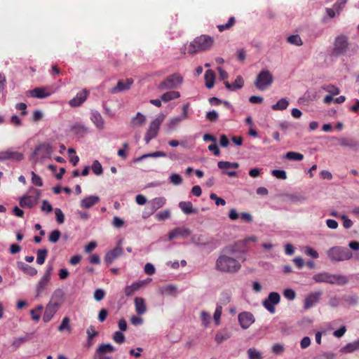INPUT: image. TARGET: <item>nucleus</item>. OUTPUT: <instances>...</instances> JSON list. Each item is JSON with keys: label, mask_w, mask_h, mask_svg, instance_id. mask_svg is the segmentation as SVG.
<instances>
[{"label": "nucleus", "mask_w": 359, "mask_h": 359, "mask_svg": "<svg viewBox=\"0 0 359 359\" xmlns=\"http://www.w3.org/2000/svg\"><path fill=\"white\" fill-rule=\"evenodd\" d=\"M169 182L175 186L180 185L182 183V178L177 173H172L169 177Z\"/></svg>", "instance_id": "obj_48"}, {"label": "nucleus", "mask_w": 359, "mask_h": 359, "mask_svg": "<svg viewBox=\"0 0 359 359\" xmlns=\"http://www.w3.org/2000/svg\"><path fill=\"white\" fill-rule=\"evenodd\" d=\"M348 281V278L344 275L330 273V284L344 285H346Z\"/></svg>", "instance_id": "obj_25"}, {"label": "nucleus", "mask_w": 359, "mask_h": 359, "mask_svg": "<svg viewBox=\"0 0 359 359\" xmlns=\"http://www.w3.org/2000/svg\"><path fill=\"white\" fill-rule=\"evenodd\" d=\"M146 121V116L140 112L132 118L131 124L133 126H141Z\"/></svg>", "instance_id": "obj_37"}, {"label": "nucleus", "mask_w": 359, "mask_h": 359, "mask_svg": "<svg viewBox=\"0 0 359 359\" xmlns=\"http://www.w3.org/2000/svg\"><path fill=\"white\" fill-rule=\"evenodd\" d=\"M358 351H359V339L348 343L344 346L341 347L339 352L344 354H348Z\"/></svg>", "instance_id": "obj_23"}, {"label": "nucleus", "mask_w": 359, "mask_h": 359, "mask_svg": "<svg viewBox=\"0 0 359 359\" xmlns=\"http://www.w3.org/2000/svg\"><path fill=\"white\" fill-rule=\"evenodd\" d=\"M17 266L18 268L21 270L23 273L25 274H27L30 276H34L37 274L38 271L37 270L32 267V266H29L22 262H17Z\"/></svg>", "instance_id": "obj_26"}, {"label": "nucleus", "mask_w": 359, "mask_h": 359, "mask_svg": "<svg viewBox=\"0 0 359 359\" xmlns=\"http://www.w3.org/2000/svg\"><path fill=\"white\" fill-rule=\"evenodd\" d=\"M273 82V76L272 74L267 69L262 70L255 81V86L260 90H264Z\"/></svg>", "instance_id": "obj_5"}, {"label": "nucleus", "mask_w": 359, "mask_h": 359, "mask_svg": "<svg viewBox=\"0 0 359 359\" xmlns=\"http://www.w3.org/2000/svg\"><path fill=\"white\" fill-rule=\"evenodd\" d=\"M339 142L340 145L342 147L359 149V142L355 140L347 137H341L339 139Z\"/></svg>", "instance_id": "obj_30"}, {"label": "nucleus", "mask_w": 359, "mask_h": 359, "mask_svg": "<svg viewBox=\"0 0 359 359\" xmlns=\"http://www.w3.org/2000/svg\"><path fill=\"white\" fill-rule=\"evenodd\" d=\"M343 221V226L345 229H350L353 226V222L345 215L341 216Z\"/></svg>", "instance_id": "obj_64"}, {"label": "nucleus", "mask_w": 359, "mask_h": 359, "mask_svg": "<svg viewBox=\"0 0 359 359\" xmlns=\"http://www.w3.org/2000/svg\"><path fill=\"white\" fill-rule=\"evenodd\" d=\"M201 319L202 321V324L206 327L210 323V315L208 312L203 311L201 313Z\"/></svg>", "instance_id": "obj_59"}, {"label": "nucleus", "mask_w": 359, "mask_h": 359, "mask_svg": "<svg viewBox=\"0 0 359 359\" xmlns=\"http://www.w3.org/2000/svg\"><path fill=\"white\" fill-rule=\"evenodd\" d=\"M50 278L47 277V276H43L41 279L39 280L36 287V296H39L43 291L46 290V286L50 282Z\"/></svg>", "instance_id": "obj_29"}, {"label": "nucleus", "mask_w": 359, "mask_h": 359, "mask_svg": "<svg viewBox=\"0 0 359 359\" xmlns=\"http://www.w3.org/2000/svg\"><path fill=\"white\" fill-rule=\"evenodd\" d=\"M219 114L215 110H212L207 112L205 115L206 119L210 121H216L218 119Z\"/></svg>", "instance_id": "obj_62"}, {"label": "nucleus", "mask_w": 359, "mask_h": 359, "mask_svg": "<svg viewBox=\"0 0 359 359\" xmlns=\"http://www.w3.org/2000/svg\"><path fill=\"white\" fill-rule=\"evenodd\" d=\"M53 148L51 144L43 142L36 146L30 156V159L34 162H42L51 158Z\"/></svg>", "instance_id": "obj_3"}, {"label": "nucleus", "mask_w": 359, "mask_h": 359, "mask_svg": "<svg viewBox=\"0 0 359 359\" xmlns=\"http://www.w3.org/2000/svg\"><path fill=\"white\" fill-rule=\"evenodd\" d=\"M104 296H105V292L104 290H102V289L95 290V291L94 292V299L96 301L100 302V301L104 299Z\"/></svg>", "instance_id": "obj_63"}, {"label": "nucleus", "mask_w": 359, "mask_h": 359, "mask_svg": "<svg viewBox=\"0 0 359 359\" xmlns=\"http://www.w3.org/2000/svg\"><path fill=\"white\" fill-rule=\"evenodd\" d=\"M115 350L114 347L111 344H102L96 351L97 356L103 355L105 353H112Z\"/></svg>", "instance_id": "obj_34"}, {"label": "nucleus", "mask_w": 359, "mask_h": 359, "mask_svg": "<svg viewBox=\"0 0 359 359\" xmlns=\"http://www.w3.org/2000/svg\"><path fill=\"white\" fill-rule=\"evenodd\" d=\"M90 95L89 90L84 88L81 90V91L78 92L75 97H74L72 99H71L68 104L72 107H80L86 102L88 97Z\"/></svg>", "instance_id": "obj_14"}, {"label": "nucleus", "mask_w": 359, "mask_h": 359, "mask_svg": "<svg viewBox=\"0 0 359 359\" xmlns=\"http://www.w3.org/2000/svg\"><path fill=\"white\" fill-rule=\"evenodd\" d=\"M280 301V296L278 292H271L269 294L268 297L263 301L264 307L271 313L276 311L275 305L278 304Z\"/></svg>", "instance_id": "obj_10"}, {"label": "nucleus", "mask_w": 359, "mask_h": 359, "mask_svg": "<svg viewBox=\"0 0 359 359\" xmlns=\"http://www.w3.org/2000/svg\"><path fill=\"white\" fill-rule=\"evenodd\" d=\"M64 295L65 294L62 290L57 289L54 291L51 297V301L50 302H59L60 305L62 304Z\"/></svg>", "instance_id": "obj_43"}, {"label": "nucleus", "mask_w": 359, "mask_h": 359, "mask_svg": "<svg viewBox=\"0 0 359 359\" xmlns=\"http://www.w3.org/2000/svg\"><path fill=\"white\" fill-rule=\"evenodd\" d=\"M32 175V183L37 187H42L43 186V180L40 176L36 175L34 172H31Z\"/></svg>", "instance_id": "obj_54"}, {"label": "nucleus", "mask_w": 359, "mask_h": 359, "mask_svg": "<svg viewBox=\"0 0 359 359\" xmlns=\"http://www.w3.org/2000/svg\"><path fill=\"white\" fill-rule=\"evenodd\" d=\"M231 334L229 331H227L226 330H223L217 332V333L215 335V341L218 344H220V343L229 339L231 337Z\"/></svg>", "instance_id": "obj_38"}, {"label": "nucleus", "mask_w": 359, "mask_h": 359, "mask_svg": "<svg viewBox=\"0 0 359 359\" xmlns=\"http://www.w3.org/2000/svg\"><path fill=\"white\" fill-rule=\"evenodd\" d=\"M245 261L243 251L236 243L222 249L216 260L215 268L221 272L235 273L241 269Z\"/></svg>", "instance_id": "obj_1"}, {"label": "nucleus", "mask_w": 359, "mask_h": 359, "mask_svg": "<svg viewBox=\"0 0 359 359\" xmlns=\"http://www.w3.org/2000/svg\"><path fill=\"white\" fill-rule=\"evenodd\" d=\"M179 208L186 215L196 214L198 210L193 207L190 201H181L179 203Z\"/></svg>", "instance_id": "obj_27"}, {"label": "nucleus", "mask_w": 359, "mask_h": 359, "mask_svg": "<svg viewBox=\"0 0 359 359\" xmlns=\"http://www.w3.org/2000/svg\"><path fill=\"white\" fill-rule=\"evenodd\" d=\"M238 320L241 328H249L255 321L253 314L249 311H243L238 316Z\"/></svg>", "instance_id": "obj_12"}, {"label": "nucleus", "mask_w": 359, "mask_h": 359, "mask_svg": "<svg viewBox=\"0 0 359 359\" xmlns=\"http://www.w3.org/2000/svg\"><path fill=\"white\" fill-rule=\"evenodd\" d=\"M113 340L118 344H121L125 341V336L121 331H116L113 335Z\"/></svg>", "instance_id": "obj_55"}, {"label": "nucleus", "mask_w": 359, "mask_h": 359, "mask_svg": "<svg viewBox=\"0 0 359 359\" xmlns=\"http://www.w3.org/2000/svg\"><path fill=\"white\" fill-rule=\"evenodd\" d=\"M61 233L59 230L55 229L50 232L48 236V240L51 243H56L59 241Z\"/></svg>", "instance_id": "obj_52"}, {"label": "nucleus", "mask_w": 359, "mask_h": 359, "mask_svg": "<svg viewBox=\"0 0 359 359\" xmlns=\"http://www.w3.org/2000/svg\"><path fill=\"white\" fill-rule=\"evenodd\" d=\"M71 130L74 133L82 136L86 133L87 128L83 124L75 123L71 126Z\"/></svg>", "instance_id": "obj_41"}, {"label": "nucleus", "mask_w": 359, "mask_h": 359, "mask_svg": "<svg viewBox=\"0 0 359 359\" xmlns=\"http://www.w3.org/2000/svg\"><path fill=\"white\" fill-rule=\"evenodd\" d=\"M123 254V249L120 246H117L113 250L106 253L104 257V262L107 265L111 264L115 259L118 257Z\"/></svg>", "instance_id": "obj_20"}, {"label": "nucleus", "mask_w": 359, "mask_h": 359, "mask_svg": "<svg viewBox=\"0 0 359 359\" xmlns=\"http://www.w3.org/2000/svg\"><path fill=\"white\" fill-rule=\"evenodd\" d=\"M90 120L97 129L102 130L104 128V121L99 111L91 110Z\"/></svg>", "instance_id": "obj_21"}, {"label": "nucleus", "mask_w": 359, "mask_h": 359, "mask_svg": "<svg viewBox=\"0 0 359 359\" xmlns=\"http://www.w3.org/2000/svg\"><path fill=\"white\" fill-rule=\"evenodd\" d=\"M182 121L183 119L180 116L172 118L168 123V129L173 130Z\"/></svg>", "instance_id": "obj_51"}, {"label": "nucleus", "mask_w": 359, "mask_h": 359, "mask_svg": "<svg viewBox=\"0 0 359 359\" xmlns=\"http://www.w3.org/2000/svg\"><path fill=\"white\" fill-rule=\"evenodd\" d=\"M248 355L249 359H262V356L261 353L256 348H251L248 350Z\"/></svg>", "instance_id": "obj_50"}, {"label": "nucleus", "mask_w": 359, "mask_h": 359, "mask_svg": "<svg viewBox=\"0 0 359 359\" xmlns=\"http://www.w3.org/2000/svg\"><path fill=\"white\" fill-rule=\"evenodd\" d=\"M100 201V198L95 195H90L85 197L81 201L80 205L82 208L88 209L97 204Z\"/></svg>", "instance_id": "obj_22"}, {"label": "nucleus", "mask_w": 359, "mask_h": 359, "mask_svg": "<svg viewBox=\"0 0 359 359\" xmlns=\"http://www.w3.org/2000/svg\"><path fill=\"white\" fill-rule=\"evenodd\" d=\"M159 292L162 294L175 296L177 293V288L175 285L170 284L160 287Z\"/></svg>", "instance_id": "obj_33"}, {"label": "nucleus", "mask_w": 359, "mask_h": 359, "mask_svg": "<svg viewBox=\"0 0 359 359\" xmlns=\"http://www.w3.org/2000/svg\"><path fill=\"white\" fill-rule=\"evenodd\" d=\"M329 259L334 262L349 260L353 257V253L346 248L334 246L327 252Z\"/></svg>", "instance_id": "obj_4"}, {"label": "nucleus", "mask_w": 359, "mask_h": 359, "mask_svg": "<svg viewBox=\"0 0 359 359\" xmlns=\"http://www.w3.org/2000/svg\"><path fill=\"white\" fill-rule=\"evenodd\" d=\"M88 334V344L89 346L92 344V339L97 334V332L95 330L94 327L90 326L86 330Z\"/></svg>", "instance_id": "obj_53"}, {"label": "nucleus", "mask_w": 359, "mask_h": 359, "mask_svg": "<svg viewBox=\"0 0 359 359\" xmlns=\"http://www.w3.org/2000/svg\"><path fill=\"white\" fill-rule=\"evenodd\" d=\"M151 281V278H147L145 280H140L138 282H135L133 284H131L130 285L126 286L124 290L125 294L128 297L133 295L141 287L150 283Z\"/></svg>", "instance_id": "obj_16"}, {"label": "nucleus", "mask_w": 359, "mask_h": 359, "mask_svg": "<svg viewBox=\"0 0 359 359\" xmlns=\"http://www.w3.org/2000/svg\"><path fill=\"white\" fill-rule=\"evenodd\" d=\"M222 313V306L217 304L216 309L213 315V318L217 325L220 324V318Z\"/></svg>", "instance_id": "obj_46"}, {"label": "nucleus", "mask_w": 359, "mask_h": 359, "mask_svg": "<svg viewBox=\"0 0 359 359\" xmlns=\"http://www.w3.org/2000/svg\"><path fill=\"white\" fill-rule=\"evenodd\" d=\"M35 196H23L20 198V205L22 208H32L37 204L38 201L41 196V191L38 189H34Z\"/></svg>", "instance_id": "obj_11"}, {"label": "nucleus", "mask_w": 359, "mask_h": 359, "mask_svg": "<svg viewBox=\"0 0 359 359\" xmlns=\"http://www.w3.org/2000/svg\"><path fill=\"white\" fill-rule=\"evenodd\" d=\"M180 97V93L178 91H168L163 93L161 96V100L164 102H168Z\"/></svg>", "instance_id": "obj_35"}, {"label": "nucleus", "mask_w": 359, "mask_h": 359, "mask_svg": "<svg viewBox=\"0 0 359 359\" xmlns=\"http://www.w3.org/2000/svg\"><path fill=\"white\" fill-rule=\"evenodd\" d=\"M55 219L58 224H62L65 221V215L60 208L55 209Z\"/></svg>", "instance_id": "obj_60"}, {"label": "nucleus", "mask_w": 359, "mask_h": 359, "mask_svg": "<svg viewBox=\"0 0 359 359\" xmlns=\"http://www.w3.org/2000/svg\"><path fill=\"white\" fill-rule=\"evenodd\" d=\"M48 255V250L46 249H40L36 252V262L42 265L44 264L46 258Z\"/></svg>", "instance_id": "obj_44"}, {"label": "nucleus", "mask_w": 359, "mask_h": 359, "mask_svg": "<svg viewBox=\"0 0 359 359\" xmlns=\"http://www.w3.org/2000/svg\"><path fill=\"white\" fill-rule=\"evenodd\" d=\"M164 118L165 115L163 114H161L150 123L149 128L147 129L144 136V141L146 144H148L152 139L157 136L160 126L163 123Z\"/></svg>", "instance_id": "obj_6"}, {"label": "nucleus", "mask_w": 359, "mask_h": 359, "mask_svg": "<svg viewBox=\"0 0 359 359\" xmlns=\"http://www.w3.org/2000/svg\"><path fill=\"white\" fill-rule=\"evenodd\" d=\"M231 292L230 290L223 291L219 297V302L217 304L223 306L228 304L231 300Z\"/></svg>", "instance_id": "obj_36"}, {"label": "nucleus", "mask_w": 359, "mask_h": 359, "mask_svg": "<svg viewBox=\"0 0 359 359\" xmlns=\"http://www.w3.org/2000/svg\"><path fill=\"white\" fill-rule=\"evenodd\" d=\"M59 307V302H49L46 306L45 311L43 316V322H49L53 318L54 315L56 313Z\"/></svg>", "instance_id": "obj_15"}, {"label": "nucleus", "mask_w": 359, "mask_h": 359, "mask_svg": "<svg viewBox=\"0 0 359 359\" xmlns=\"http://www.w3.org/2000/svg\"><path fill=\"white\" fill-rule=\"evenodd\" d=\"M53 93L50 87H37L27 92L31 97L44 99L50 97Z\"/></svg>", "instance_id": "obj_13"}, {"label": "nucleus", "mask_w": 359, "mask_h": 359, "mask_svg": "<svg viewBox=\"0 0 359 359\" xmlns=\"http://www.w3.org/2000/svg\"><path fill=\"white\" fill-rule=\"evenodd\" d=\"M210 199H212V201H215V204L217 205H226V201L224 199L222 198H219L214 193H212L210 194Z\"/></svg>", "instance_id": "obj_61"}, {"label": "nucleus", "mask_w": 359, "mask_h": 359, "mask_svg": "<svg viewBox=\"0 0 359 359\" xmlns=\"http://www.w3.org/2000/svg\"><path fill=\"white\" fill-rule=\"evenodd\" d=\"M225 87L231 91L240 89L243 86L244 81L241 76H237L236 79L233 83H229L228 81H224Z\"/></svg>", "instance_id": "obj_28"}, {"label": "nucleus", "mask_w": 359, "mask_h": 359, "mask_svg": "<svg viewBox=\"0 0 359 359\" xmlns=\"http://www.w3.org/2000/svg\"><path fill=\"white\" fill-rule=\"evenodd\" d=\"M65 330H70L69 318V317H65L61 324L58 327V330L62 332Z\"/></svg>", "instance_id": "obj_57"}, {"label": "nucleus", "mask_w": 359, "mask_h": 359, "mask_svg": "<svg viewBox=\"0 0 359 359\" xmlns=\"http://www.w3.org/2000/svg\"><path fill=\"white\" fill-rule=\"evenodd\" d=\"M213 43L214 39L212 37L203 34L195 38L187 46H185V50L189 54H194L210 49L212 46Z\"/></svg>", "instance_id": "obj_2"}, {"label": "nucleus", "mask_w": 359, "mask_h": 359, "mask_svg": "<svg viewBox=\"0 0 359 359\" xmlns=\"http://www.w3.org/2000/svg\"><path fill=\"white\" fill-rule=\"evenodd\" d=\"M165 202L166 199L162 196L153 198L149 202L151 212L154 213L156 210L163 207L165 204Z\"/></svg>", "instance_id": "obj_24"}, {"label": "nucleus", "mask_w": 359, "mask_h": 359, "mask_svg": "<svg viewBox=\"0 0 359 359\" xmlns=\"http://www.w3.org/2000/svg\"><path fill=\"white\" fill-rule=\"evenodd\" d=\"M348 46V37L345 35H339L334 39L332 54L339 55L344 53Z\"/></svg>", "instance_id": "obj_8"}, {"label": "nucleus", "mask_w": 359, "mask_h": 359, "mask_svg": "<svg viewBox=\"0 0 359 359\" xmlns=\"http://www.w3.org/2000/svg\"><path fill=\"white\" fill-rule=\"evenodd\" d=\"M191 234V231L186 227H177L172 230L168 234V240L171 241L177 237L187 238Z\"/></svg>", "instance_id": "obj_19"}, {"label": "nucleus", "mask_w": 359, "mask_h": 359, "mask_svg": "<svg viewBox=\"0 0 359 359\" xmlns=\"http://www.w3.org/2000/svg\"><path fill=\"white\" fill-rule=\"evenodd\" d=\"M322 88L325 91L328 92L330 94L334 95H338L340 93L339 88L338 87L334 86V85H332V84H329V85H327V86H323L322 87Z\"/></svg>", "instance_id": "obj_49"}, {"label": "nucleus", "mask_w": 359, "mask_h": 359, "mask_svg": "<svg viewBox=\"0 0 359 359\" xmlns=\"http://www.w3.org/2000/svg\"><path fill=\"white\" fill-rule=\"evenodd\" d=\"M313 279L316 283H329L330 273L327 272L319 273L313 276Z\"/></svg>", "instance_id": "obj_40"}, {"label": "nucleus", "mask_w": 359, "mask_h": 359, "mask_svg": "<svg viewBox=\"0 0 359 359\" xmlns=\"http://www.w3.org/2000/svg\"><path fill=\"white\" fill-rule=\"evenodd\" d=\"M289 105V101L286 98L280 99L275 104L271 106L272 109L275 111H282L285 109Z\"/></svg>", "instance_id": "obj_39"}, {"label": "nucleus", "mask_w": 359, "mask_h": 359, "mask_svg": "<svg viewBox=\"0 0 359 359\" xmlns=\"http://www.w3.org/2000/svg\"><path fill=\"white\" fill-rule=\"evenodd\" d=\"M322 292L320 291L314 292L309 294L304 300V308L309 309L313 307L319 301Z\"/></svg>", "instance_id": "obj_17"}, {"label": "nucleus", "mask_w": 359, "mask_h": 359, "mask_svg": "<svg viewBox=\"0 0 359 359\" xmlns=\"http://www.w3.org/2000/svg\"><path fill=\"white\" fill-rule=\"evenodd\" d=\"M287 41L292 45L300 46L303 42L301 37L298 34L290 35L287 37Z\"/></svg>", "instance_id": "obj_45"}, {"label": "nucleus", "mask_w": 359, "mask_h": 359, "mask_svg": "<svg viewBox=\"0 0 359 359\" xmlns=\"http://www.w3.org/2000/svg\"><path fill=\"white\" fill-rule=\"evenodd\" d=\"M285 158L291 161H301L304 158V155L295 151H288L285 154Z\"/></svg>", "instance_id": "obj_42"}, {"label": "nucleus", "mask_w": 359, "mask_h": 359, "mask_svg": "<svg viewBox=\"0 0 359 359\" xmlns=\"http://www.w3.org/2000/svg\"><path fill=\"white\" fill-rule=\"evenodd\" d=\"M183 82V77L178 73H175L168 76L165 80L161 81L158 85V89L165 90L172 89L180 86Z\"/></svg>", "instance_id": "obj_7"}, {"label": "nucleus", "mask_w": 359, "mask_h": 359, "mask_svg": "<svg viewBox=\"0 0 359 359\" xmlns=\"http://www.w3.org/2000/svg\"><path fill=\"white\" fill-rule=\"evenodd\" d=\"M133 83V80L132 79H127L126 81H119L115 87L110 89L109 92L111 94H115L130 89Z\"/></svg>", "instance_id": "obj_18"}, {"label": "nucleus", "mask_w": 359, "mask_h": 359, "mask_svg": "<svg viewBox=\"0 0 359 359\" xmlns=\"http://www.w3.org/2000/svg\"><path fill=\"white\" fill-rule=\"evenodd\" d=\"M24 158V154L13 149L0 151V161H11L19 162Z\"/></svg>", "instance_id": "obj_9"}, {"label": "nucleus", "mask_w": 359, "mask_h": 359, "mask_svg": "<svg viewBox=\"0 0 359 359\" xmlns=\"http://www.w3.org/2000/svg\"><path fill=\"white\" fill-rule=\"evenodd\" d=\"M271 175L280 180H285L287 178V173L283 170H271Z\"/></svg>", "instance_id": "obj_56"}, {"label": "nucleus", "mask_w": 359, "mask_h": 359, "mask_svg": "<svg viewBox=\"0 0 359 359\" xmlns=\"http://www.w3.org/2000/svg\"><path fill=\"white\" fill-rule=\"evenodd\" d=\"M91 169L93 172L96 175H100L103 172L102 166L101 163L97 160L93 162Z\"/></svg>", "instance_id": "obj_47"}, {"label": "nucleus", "mask_w": 359, "mask_h": 359, "mask_svg": "<svg viewBox=\"0 0 359 359\" xmlns=\"http://www.w3.org/2000/svg\"><path fill=\"white\" fill-rule=\"evenodd\" d=\"M135 311L139 315L144 314L147 311L144 300L142 297H136L134 300Z\"/></svg>", "instance_id": "obj_31"}, {"label": "nucleus", "mask_w": 359, "mask_h": 359, "mask_svg": "<svg viewBox=\"0 0 359 359\" xmlns=\"http://www.w3.org/2000/svg\"><path fill=\"white\" fill-rule=\"evenodd\" d=\"M170 212L168 210H163V211H161L159 212H158L156 215V218L158 220V221H162V220H165V219H167L170 217Z\"/></svg>", "instance_id": "obj_58"}, {"label": "nucleus", "mask_w": 359, "mask_h": 359, "mask_svg": "<svg viewBox=\"0 0 359 359\" xmlns=\"http://www.w3.org/2000/svg\"><path fill=\"white\" fill-rule=\"evenodd\" d=\"M204 79L205 81V87L209 89L212 88L215 84V74L214 72L211 69L207 70L205 73Z\"/></svg>", "instance_id": "obj_32"}]
</instances>
